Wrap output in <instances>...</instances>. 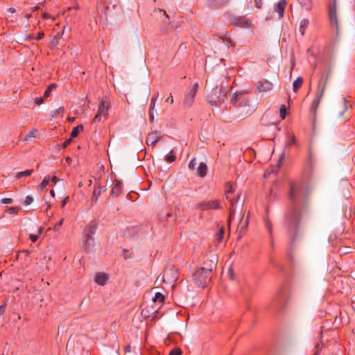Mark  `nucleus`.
<instances>
[{
	"instance_id": "nucleus-1",
	"label": "nucleus",
	"mask_w": 355,
	"mask_h": 355,
	"mask_svg": "<svg viewBox=\"0 0 355 355\" xmlns=\"http://www.w3.org/2000/svg\"><path fill=\"white\" fill-rule=\"evenodd\" d=\"M288 199L290 205L285 213L284 226L291 235L288 257L293 261V254L301 236L302 220L306 213V191L302 183H290Z\"/></svg>"
},
{
	"instance_id": "nucleus-2",
	"label": "nucleus",
	"mask_w": 355,
	"mask_h": 355,
	"mask_svg": "<svg viewBox=\"0 0 355 355\" xmlns=\"http://www.w3.org/2000/svg\"><path fill=\"white\" fill-rule=\"evenodd\" d=\"M231 103L238 109L239 116L245 118L252 114L257 108V104H250L249 98L242 92H236L232 96Z\"/></svg>"
},
{
	"instance_id": "nucleus-3",
	"label": "nucleus",
	"mask_w": 355,
	"mask_h": 355,
	"mask_svg": "<svg viewBox=\"0 0 355 355\" xmlns=\"http://www.w3.org/2000/svg\"><path fill=\"white\" fill-rule=\"evenodd\" d=\"M329 76H330V70H329V71L327 72L325 77H324V76L322 75L319 80L318 85V89H317V92L315 94V97L312 102L311 107L310 109V111L314 114L316 113V111L320 105V101L322 100V98L323 97V95H324V93L325 91V88H326V85L328 81Z\"/></svg>"
},
{
	"instance_id": "nucleus-4",
	"label": "nucleus",
	"mask_w": 355,
	"mask_h": 355,
	"mask_svg": "<svg viewBox=\"0 0 355 355\" xmlns=\"http://www.w3.org/2000/svg\"><path fill=\"white\" fill-rule=\"evenodd\" d=\"M97 230V224L96 222H92L84 230L83 236V247L87 251H93L95 245L94 235Z\"/></svg>"
},
{
	"instance_id": "nucleus-5",
	"label": "nucleus",
	"mask_w": 355,
	"mask_h": 355,
	"mask_svg": "<svg viewBox=\"0 0 355 355\" xmlns=\"http://www.w3.org/2000/svg\"><path fill=\"white\" fill-rule=\"evenodd\" d=\"M212 270L204 267L198 268L193 275V279L198 286L207 287L211 279Z\"/></svg>"
},
{
	"instance_id": "nucleus-6",
	"label": "nucleus",
	"mask_w": 355,
	"mask_h": 355,
	"mask_svg": "<svg viewBox=\"0 0 355 355\" xmlns=\"http://www.w3.org/2000/svg\"><path fill=\"white\" fill-rule=\"evenodd\" d=\"M289 297V293L287 288H282L272 301V306L277 310L283 309Z\"/></svg>"
},
{
	"instance_id": "nucleus-7",
	"label": "nucleus",
	"mask_w": 355,
	"mask_h": 355,
	"mask_svg": "<svg viewBox=\"0 0 355 355\" xmlns=\"http://www.w3.org/2000/svg\"><path fill=\"white\" fill-rule=\"evenodd\" d=\"M226 92H224L221 88L216 87L212 89L207 98L211 105L220 106L226 98Z\"/></svg>"
},
{
	"instance_id": "nucleus-8",
	"label": "nucleus",
	"mask_w": 355,
	"mask_h": 355,
	"mask_svg": "<svg viewBox=\"0 0 355 355\" xmlns=\"http://www.w3.org/2000/svg\"><path fill=\"white\" fill-rule=\"evenodd\" d=\"M226 193H225V198L226 199L230 202L231 207L230 208V220L234 217L235 214V205L237 204L239 199L240 198V194L238 193L235 195L234 196H232V193H234V189L232 185H231L230 183L226 184Z\"/></svg>"
},
{
	"instance_id": "nucleus-9",
	"label": "nucleus",
	"mask_w": 355,
	"mask_h": 355,
	"mask_svg": "<svg viewBox=\"0 0 355 355\" xmlns=\"http://www.w3.org/2000/svg\"><path fill=\"white\" fill-rule=\"evenodd\" d=\"M329 19L330 25L333 28H335L336 34L339 33V24L336 15V0H333L329 8Z\"/></svg>"
},
{
	"instance_id": "nucleus-10",
	"label": "nucleus",
	"mask_w": 355,
	"mask_h": 355,
	"mask_svg": "<svg viewBox=\"0 0 355 355\" xmlns=\"http://www.w3.org/2000/svg\"><path fill=\"white\" fill-rule=\"evenodd\" d=\"M198 87V83H195L187 92V93L185 94L184 101V108H189L191 106V105L193 102L196 92H197Z\"/></svg>"
},
{
	"instance_id": "nucleus-11",
	"label": "nucleus",
	"mask_w": 355,
	"mask_h": 355,
	"mask_svg": "<svg viewBox=\"0 0 355 355\" xmlns=\"http://www.w3.org/2000/svg\"><path fill=\"white\" fill-rule=\"evenodd\" d=\"M198 208L202 211L220 209V202L217 200L203 201L198 204Z\"/></svg>"
},
{
	"instance_id": "nucleus-12",
	"label": "nucleus",
	"mask_w": 355,
	"mask_h": 355,
	"mask_svg": "<svg viewBox=\"0 0 355 355\" xmlns=\"http://www.w3.org/2000/svg\"><path fill=\"white\" fill-rule=\"evenodd\" d=\"M177 279V271L172 268H166L162 275V281L174 284Z\"/></svg>"
},
{
	"instance_id": "nucleus-13",
	"label": "nucleus",
	"mask_w": 355,
	"mask_h": 355,
	"mask_svg": "<svg viewBox=\"0 0 355 355\" xmlns=\"http://www.w3.org/2000/svg\"><path fill=\"white\" fill-rule=\"evenodd\" d=\"M108 106L105 105V103L104 101H101L100 102L98 106V110L93 119L94 123L99 122L102 120L103 118L106 119L107 115Z\"/></svg>"
},
{
	"instance_id": "nucleus-14",
	"label": "nucleus",
	"mask_w": 355,
	"mask_h": 355,
	"mask_svg": "<svg viewBox=\"0 0 355 355\" xmlns=\"http://www.w3.org/2000/svg\"><path fill=\"white\" fill-rule=\"evenodd\" d=\"M296 144V138L294 134H289L288 135V139L286 141L284 151L281 153L279 160H278V166L280 167V163L284 159L286 156V150L288 148L293 145Z\"/></svg>"
},
{
	"instance_id": "nucleus-15",
	"label": "nucleus",
	"mask_w": 355,
	"mask_h": 355,
	"mask_svg": "<svg viewBox=\"0 0 355 355\" xmlns=\"http://www.w3.org/2000/svg\"><path fill=\"white\" fill-rule=\"evenodd\" d=\"M162 19L161 29L166 30L170 26V19L165 10L157 8V17Z\"/></svg>"
},
{
	"instance_id": "nucleus-16",
	"label": "nucleus",
	"mask_w": 355,
	"mask_h": 355,
	"mask_svg": "<svg viewBox=\"0 0 355 355\" xmlns=\"http://www.w3.org/2000/svg\"><path fill=\"white\" fill-rule=\"evenodd\" d=\"M315 163H316V159H315V156L313 155V154L312 153L311 151H309L308 159L306 162V171H307L306 176L309 179L311 178V175H312L313 171V168L315 165Z\"/></svg>"
},
{
	"instance_id": "nucleus-17",
	"label": "nucleus",
	"mask_w": 355,
	"mask_h": 355,
	"mask_svg": "<svg viewBox=\"0 0 355 355\" xmlns=\"http://www.w3.org/2000/svg\"><path fill=\"white\" fill-rule=\"evenodd\" d=\"M286 4V0H279L274 5V10L278 14L279 18H282L284 17Z\"/></svg>"
},
{
	"instance_id": "nucleus-18",
	"label": "nucleus",
	"mask_w": 355,
	"mask_h": 355,
	"mask_svg": "<svg viewBox=\"0 0 355 355\" xmlns=\"http://www.w3.org/2000/svg\"><path fill=\"white\" fill-rule=\"evenodd\" d=\"M257 88L259 92H268L272 89V84L268 80H262L258 82Z\"/></svg>"
},
{
	"instance_id": "nucleus-19",
	"label": "nucleus",
	"mask_w": 355,
	"mask_h": 355,
	"mask_svg": "<svg viewBox=\"0 0 355 355\" xmlns=\"http://www.w3.org/2000/svg\"><path fill=\"white\" fill-rule=\"evenodd\" d=\"M122 183L119 180H115L111 191V195L114 196H119L122 191Z\"/></svg>"
},
{
	"instance_id": "nucleus-20",
	"label": "nucleus",
	"mask_w": 355,
	"mask_h": 355,
	"mask_svg": "<svg viewBox=\"0 0 355 355\" xmlns=\"http://www.w3.org/2000/svg\"><path fill=\"white\" fill-rule=\"evenodd\" d=\"M141 315L144 318H151L153 320L155 318V310L153 307H145L141 311Z\"/></svg>"
},
{
	"instance_id": "nucleus-21",
	"label": "nucleus",
	"mask_w": 355,
	"mask_h": 355,
	"mask_svg": "<svg viewBox=\"0 0 355 355\" xmlns=\"http://www.w3.org/2000/svg\"><path fill=\"white\" fill-rule=\"evenodd\" d=\"M108 279V276L104 273H98L95 277L96 282L99 285H105Z\"/></svg>"
},
{
	"instance_id": "nucleus-22",
	"label": "nucleus",
	"mask_w": 355,
	"mask_h": 355,
	"mask_svg": "<svg viewBox=\"0 0 355 355\" xmlns=\"http://www.w3.org/2000/svg\"><path fill=\"white\" fill-rule=\"evenodd\" d=\"M207 173V166L204 162H200L197 168V175L200 177H204Z\"/></svg>"
},
{
	"instance_id": "nucleus-23",
	"label": "nucleus",
	"mask_w": 355,
	"mask_h": 355,
	"mask_svg": "<svg viewBox=\"0 0 355 355\" xmlns=\"http://www.w3.org/2000/svg\"><path fill=\"white\" fill-rule=\"evenodd\" d=\"M233 22L236 26H245L248 24V19L245 17H235L233 19Z\"/></svg>"
},
{
	"instance_id": "nucleus-24",
	"label": "nucleus",
	"mask_w": 355,
	"mask_h": 355,
	"mask_svg": "<svg viewBox=\"0 0 355 355\" xmlns=\"http://www.w3.org/2000/svg\"><path fill=\"white\" fill-rule=\"evenodd\" d=\"M146 143L148 146V148L150 147L152 149H153L155 146V133L154 132H150L148 134L147 139H146Z\"/></svg>"
},
{
	"instance_id": "nucleus-25",
	"label": "nucleus",
	"mask_w": 355,
	"mask_h": 355,
	"mask_svg": "<svg viewBox=\"0 0 355 355\" xmlns=\"http://www.w3.org/2000/svg\"><path fill=\"white\" fill-rule=\"evenodd\" d=\"M309 25V21L308 19H303L300 21L299 31L302 35H304L305 30L308 28Z\"/></svg>"
},
{
	"instance_id": "nucleus-26",
	"label": "nucleus",
	"mask_w": 355,
	"mask_h": 355,
	"mask_svg": "<svg viewBox=\"0 0 355 355\" xmlns=\"http://www.w3.org/2000/svg\"><path fill=\"white\" fill-rule=\"evenodd\" d=\"M303 78L299 76L297 79L293 82V90L294 92H296L302 85L303 83Z\"/></svg>"
},
{
	"instance_id": "nucleus-27",
	"label": "nucleus",
	"mask_w": 355,
	"mask_h": 355,
	"mask_svg": "<svg viewBox=\"0 0 355 355\" xmlns=\"http://www.w3.org/2000/svg\"><path fill=\"white\" fill-rule=\"evenodd\" d=\"M33 173V170H26L21 172H18L15 175V179H19L23 177L30 176Z\"/></svg>"
},
{
	"instance_id": "nucleus-28",
	"label": "nucleus",
	"mask_w": 355,
	"mask_h": 355,
	"mask_svg": "<svg viewBox=\"0 0 355 355\" xmlns=\"http://www.w3.org/2000/svg\"><path fill=\"white\" fill-rule=\"evenodd\" d=\"M103 187L100 186H95V189L93 192L92 200L95 202L97 201L98 197L101 195Z\"/></svg>"
},
{
	"instance_id": "nucleus-29",
	"label": "nucleus",
	"mask_w": 355,
	"mask_h": 355,
	"mask_svg": "<svg viewBox=\"0 0 355 355\" xmlns=\"http://www.w3.org/2000/svg\"><path fill=\"white\" fill-rule=\"evenodd\" d=\"M251 290V286L248 283H245L241 286V291L243 295H248Z\"/></svg>"
},
{
	"instance_id": "nucleus-30",
	"label": "nucleus",
	"mask_w": 355,
	"mask_h": 355,
	"mask_svg": "<svg viewBox=\"0 0 355 355\" xmlns=\"http://www.w3.org/2000/svg\"><path fill=\"white\" fill-rule=\"evenodd\" d=\"M230 0H209L210 4L214 7H218L228 3Z\"/></svg>"
},
{
	"instance_id": "nucleus-31",
	"label": "nucleus",
	"mask_w": 355,
	"mask_h": 355,
	"mask_svg": "<svg viewBox=\"0 0 355 355\" xmlns=\"http://www.w3.org/2000/svg\"><path fill=\"white\" fill-rule=\"evenodd\" d=\"M155 105V97L153 96L150 99V112L149 116L150 121H153L154 119L153 111L154 107Z\"/></svg>"
},
{
	"instance_id": "nucleus-32",
	"label": "nucleus",
	"mask_w": 355,
	"mask_h": 355,
	"mask_svg": "<svg viewBox=\"0 0 355 355\" xmlns=\"http://www.w3.org/2000/svg\"><path fill=\"white\" fill-rule=\"evenodd\" d=\"M300 3L305 8L306 10H309L311 8V0H298Z\"/></svg>"
},
{
	"instance_id": "nucleus-33",
	"label": "nucleus",
	"mask_w": 355,
	"mask_h": 355,
	"mask_svg": "<svg viewBox=\"0 0 355 355\" xmlns=\"http://www.w3.org/2000/svg\"><path fill=\"white\" fill-rule=\"evenodd\" d=\"M265 226L270 234V236H272V225L268 218L265 219Z\"/></svg>"
},
{
	"instance_id": "nucleus-34",
	"label": "nucleus",
	"mask_w": 355,
	"mask_h": 355,
	"mask_svg": "<svg viewBox=\"0 0 355 355\" xmlns=\"http://www.w3.org/2000/svg\"><path fill=\"white\" fill-rule=\"evenodd\" d=\"M80 129H81V130L83 129V125H78V126L74 127L71 132V138L76 137L79 133Z\"/></svg>"
},
{
	"instance_id": "nucleus-35",
	"label": "nucleus",
	"mask_w": 355,
	"mask_h": 355,
	"mask_svg": "<svg viewBox=\"0 0 355 355\" xmlns=\"http://www.w3.org/2000/svg\"><path fill=\"white\" fill-rule=\"evenodd\" d=\"M287 114V108L285 105H282L279 109V115L282 119L286 118Z\"/></svg>"
},
{
	"instance_id": "nucleus-36",
	"label": "nucleus",
	"mask_w": 355,
	"mask_h": 355,
	"mask_svg": "<svg viewBox=\"0 0 355 355\" xmlns=\"http://www.w3.org/2000/svg\"><path fill=\"white\" fill-rule=\"evenodd\" d=\"M172 151L173 150L171 149L169 153L164 156V159L169 163L174 162L176 159V157L175 155L171 154Z\"/></svg>"
},
{
	"instance_id": "nucleus-37",
	"label": "nucleus",
	"mask_w": 355,
	"mask_h": 355,
	"mask_svg": "<svg viewBox=\"0 0 355 355\" xmlns=\"http://www.w3.org/2000/svg\"><path fill=\"white\" fill-rule=\"evenodd\" d=\"M56 87L55 83L51 84L44 92V98H47L50 96L51 92L53 88Z\"/></svg>"
},
{
	"instance_id": "nucleus-38",
	"label": "nucleus",
	"mask_w": 355,
	"mask_h": 355,
	"mask_svg": "<svg viewBox=\"0 0 355 355\" xmlns=\"http://www.w3.org/2000/svg\"><path fill=\"white\" fill-rule=\"evenodd\" d=\"M37 132L36 129L30 131L24 138V141H28L31 138L36 137L35 133Z\"/></svg>"
},
{
	"instance_id": "nucleus-39",
	"label": "nucleus",
	"mask_w": 355,
	"mask_h": 355,
	"mask_svg": "<svg viewBox=\"0 0 355 355\" xmlns=\"http://www.w3.org/2000/svg\"><path fill=\"white\" fill-rule=\"evenodd\" d=\"M42 228H40V229L38 230V232H37V234H30L29 237H30V239H31V241H32V242H36V241H37V239H38L39 236H40V234L42 233Z\"/></svg>"
},
{
	"instance_id": "nucleus-40",
	"label": "nucleus",
	"mask_w": 355,
	"mask_h": 355,
	"mask_svg": "<svg viewBox=\"0 0 355 355\" xmlns=\"http://www.w3.org/2000/svg\"><path fill=\"white\" fill-rule=\"evenodd\" d=\"M254 6L252 5V1H250V3L248 4V6L250 8H252L253 6H255L257 8H261L262 6V1L261 0H254Z\"/></svg>"
},
{
	"instance_id": "nucleus-41",
	"label": "nucleus",
	"mask_w": 355,
	"mask_h": 355,
	"mask_svg": "<svg viewBox=\"0 0 355 355\" xmlns=\"http://www.w3.org/2000/svg\"><path fill=\"white\" fill-rule=\"evenodd\" d=\"M63 112V108L62 107H60L58 109H55V110H53L51 113V116L53 118H57L58 117V115Z\"/></svg>"
},
{
	"instance_id": "nucleus-42",
	"label": "nucleus",
	"mask_w": 355,
	"mask_h": 355,
	"mask_svg": "<svg viewBox=\"0 0 355 355\" xmlns=\"http://www.w3.org/2000/svg\"><path fill=\"white\" fill-rule=\"evenodd\" d=\"M224 232H225V230H224L223 227L220 228V230H218V232L217 233V240L218 241V242L222 241Z\"/></svg>"
},
{
	"instance_id": "nucleus-43",
	"label": "nucleus",
	"mask_w": 355,
	"mask_h": 355,
	"mask_svg": "<svg viewBox=\"0 0 355 355\" xmlns=\"http://www.w3.org/2000/svg\"><path fill=\"white\" fill-rule=\"evenodd\" d=\"M182 350L180 348L176 347L173 349L170 353L169 355H182Z\"/></svg>"
},
{
	"instance_id": "nucleus-44",
	"label": "nucleus",
	"mask_w": 355,
	"mask_h": 355,
	"mask_svg": "<svg viewBox=\"0 0 355 355\" xmlns=\"http://www.w3.org/2000/svg\"><path fill=\"white\" fill-rule=\"evenodd\" d=\"M197 165V162H196V159L195 158L192 159L189 164V169L191 170H194L195 168H196V166Z\"/></svg>"
},
{
	"instance_id": "nucleus-45",
	"label": "nucleus",
	"mask_w": 355,
	"mask_h": 355,
	"mask_svg": "<svg viewBox=\"0 0 355 355\" xmlns=\"http://www.w3.org/2000/svg\"><path fill=\"white\" fill-rule=\"evenodd\" d=\"M49 180L47 178H44V179L43 180V181L42 182L41 184H40V189L42 190L44 189L45 187H47V185H49Z\"/></svg>"
},
{
	"instance_id": "nucleus-46",
	"label": "nucleus",
	"mask_w": 355,
	"mask_h": 355,
	"mask_svg": "<svg viewBox=\"0 0 355 355\" xmlns=\"http://www.w3.org/2000/svg\"><path fill=\"white\" fill-rule=\"evenodd\" d=\"M33 202V198L28 195L27 196L26 198H25V200H24V204L26 205H31L32 202Z\"/></svg>"
},
{
	"instance_id": "nucleus-47",
	"label": "nucleus",
	"mask_w": 355,
	"mask_h": 355,
	"mask_svg": "<svg viewBox=\"0 0 355 355\" xmlns=\"http://www.w3.org/2000/svg\"><path fill=\"white\" fill-rule=\"evenodd\" d=\"M165 297L159 292H157V302H163L164 301Z\"/></svg>"
},
{
	"instance_id": "nucleus-48",
	"label": "nucleus",
	"mask_w": 355,
	"mask_h": 355,
	"mask_svg": "<svg viewBox=\"0 0 355 355\" xmlns=\"http://www.w3.org/2000/svg\"><path fill=\"white\" fill-rule=\"evenodd\" d=\"M58 43H59V40H58V37L56 36H52L51 38V46H55L57 44H58Z\"/></svg>"
},
{
	"instance_id": "nucleus-49",
	"label": "nucleus",
	"mask_w": 355,
	"mask_h": 355,
	"mask_svg": "<svg viewBox=\"0 0 355 355\" xmlns=\"http://www.w3.org/2000/svg\"><path fill=\"white\" fill-rule=\"evenodd\" d=\"M1 203L6 204V205L11 204L13 202V199L10 198H6L1 199Z\"/></svg>"
},
{
	"instance_id": "nucleus-50",
	"label": "nucleus",
	"mask_w": 355,
	"mask_h": 355,
	"mask_svg": "<svg viewBox=\"0 0 355 355\" xmlns=\"http://www.w3.org/2000/svg\"><path fill=\"white\" fill-rule=\"evenodd\" d=\"M43 102H44V98H42V97H37L35 98V103L36 105H40L42 104Z\"/></svg>"
},
{
	"instance_id": "nucleus-51",
	"label": "nucleus",
	"mask_w": 355,
	"mask_h": 355,
	"mask_svg": "<svg viewBox=\"0 0 355 355\" xmlns=\"http://www.w3.org/2000/svg\"><path fill=\"white\" fill-rule=\"evenodd\" d=\"M71 142V138L67 139L64 142H63L61 146L63 148H67Z\"/></svg>"
},
{
	"instance_id": "nucleus-52",
	"label": "nucleus",
	"mask_w": 355,
	"mask_h": 355,
	"mask_svg": "<svg viewBox=\"0 0 355 355\" xmlns=\"http://www.w3.org/2000/svg\"><path fill=\"white\" fill-rule=\"evenodd\" d=\"M18 209H19L17 207H11L8 209V211L9 214H15L18 211Z\"/></svg>"
},
{
	"instance_id": "nucleus-53",
	"label": "nucleus",
	"mask_w": 355,
	"mask_h": 355,
	"mask_svg": "<svg viewBox=\"0 0 355 355\" xmlns=\"http://www.w3.org/2000/svg\"><path fill=\"white\" fill-rule=\"evenodd\" d=\"M64 219H61L58 223H56L54 226V230H58L59 227H60L62 225Z\"/></svg>"
},
{
	"instance_id": "nucleus-54",
	"label": "nucleus",
	"mask_w": 355,
	"mask_h": 355,
	"mask_svg": "<svg viewBox=\"0 0 355 355\" xmlns=\"http://www.w3.org/2000/svg\"><path fill=\"white\" fill-rule=\"evenodd\" d=\"M6 307V303H4L1 306H0V315H1L5 312Z\"/></svg>"
},
{
	"instance_id": "nucleus-55",
	"label": "nucleus",
	"mask_w": 355,
	"mask_h": 355,
	"mask_svg": "<svg viewBox=\"0 0 355 355\" xmlns=\"http://www.w3.org/2000/svg\"><path fill=\"white\" fill-rule=\"evenodd\" d=\"M44 35V33L43 32H40L38 33L37 36L35 37V40H41Z\"/></svg>"
},
{
	"instance_id": "nucleus-56",
	"label": "nucleus",
	"mask_w": 355,
	"mask_h": 355,
	"mask_svg": "<svg viewBox=\"0 0 355 355\" xmlns=\"http://www.w3.org/2000/svg\"><path fill=\"white\" fill-rule=\"evenodd\" d=\"M42 17H43L44 19H49V18H51V15H50V14H48V13L44 12V13L42 14Z\"/></svg>"
},
{
	"instance_id": "nucleus-57",
	"label": "nucleus",
	"mask_w": 355,
	"mask_h": 355,
	"mask_svg": "<svg viewBox=\"0 0 355 355\" xmlns=\"http://www.w3.org/2000/svg\"><path fill=\"white\" fill-rule=\"evenodd\" d=\"M150 330L148 329L147 333H146V342L147 343H148V339H149V336H150Z\"/></svg>"
},
{
	"instance_id": "nucleus-58",
	"label": "nucleus",
	"mask_w": 355,
	"mask_h": 355,
	"mask_svg": "<svg viewBox=\"0 0 355 355\" xmlns=\"http://www.w3.org/2000/svg\"><path fill=\"white\" fill-rule=\"evenodd\" d=\"M124 350L125 352H130V345L125 346Z\"/></svg>"
},
{
	"instance_id": "nucleus-59",
	"label": "nucleus",
	"mask_w": 355,
	"mask_h": 355,
	"mask_svg": "<svg viewBox=\"0 0 355 355\" xmlns=\"http://www.w3.org/2000/svg\"><path fill=\"white\" fill-rule=\"evenodd\" d=\"M343 105L345 106L344 112L347 110V101L344 98L343 100Z\"/></svg>"
},
{
	"instance_id": "nucleus-60",
	"label": "nucleus",
	"mask_w": 355,
	"mask_h": 355,
	"mask_svg": "<svg viewBox=\"0 0 355 355\" xmlns=\"http://www.w3.org/2000/svg\"><path fill=\"white\" fill-rule=\"evenodd\" d=\"M270 245H271V248H274V245H275V244H274V239H273L272 236H270Z\"/></svg>"
},
{
	"instance_id": "nucleus-61",
	"label": "nucleus",
	"mask_w": 355,
	"mask_h": 355,
	"mask_svg": "<svg viewBox=\"0 0 355 355\" xmlns=\"http://www.w3.org/2000/svg\"><path fill=\"white\" fill-rule=\"evenodd\" d=\"M247 225H248V221H245V224L241 227V230H245L246 228Z\"/></svg>"
},
{
	"instance_id": "nucleus-62",
	"label": "nucleus",
	"mask_w": 355,
	"mask_h": 355,
	"mask_svg": "<svg viewBox=\"0 0 355 355\" xmlns=\"http://www.w3.org/2000/svg\"><path fill=\"white\" fill-rule=\"evenodd\" d=\"M272 125L274 127V128L277 130V131H279L280 129L277 127V124L276 123H272Z\"/></svg>"
},
{
	"instance_id": "nucleus-63",
	"label": "nucleus",
	"mask_w": 355,
	"mask_h": 355,
	"mask_svg": "<svg viewBox=\"0 0 355 355\" xmlns=\"http://www.w3.org/2000/svg\"><path fill=\"white\" fill-rule=\"evenodd\" d=\"M167 101H170L171 103H172L173 102V97L172 96H170L168 97L167 99H166Z\"/></svg>"
},
{
	"instance_id": "nucleus-64",
	"label": "nucleus",
	"mask_w": 355,
	"mask_h": 355,
	"mask_svg": "<svg viewBox=\"0 0 355 355\" xmlns=\"http://www.w3.org/2000/svg\"><path fill=\"white\" fill-rule=\"evenodd\" d=\"M8 10H9V12H10L12 13L15 12V8H10Z\"/></svg>"
}]
</instances>
